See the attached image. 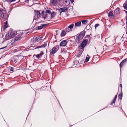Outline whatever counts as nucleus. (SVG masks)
Returning <instances> with one entry per match:
<instances>
[{
  "instance_id": "obj_23",
  "label": "nucleus",
  "mask_w": 127,
  "mask_h": 127,
  "mask_svg": "<svg viewBox=\"0 0 127 127\" xmlns=\"http://www.w3.org/2000/svg\"><path fill=\"white\" fill-rule=\"evenodd\" d=\"M122 90L121 91V93L119 94L118 95V97L119 98V99L120 100H121L122 98Z\"/></svg>"
},
{
  "instance_id": "obj_45",
  "label": "nucleus",
  "mask_w": 127,
  "mask_h": 127,
  "mask_svg": "<svg viewBox=\"0 0 127 127\" xmlns=\"http://www.w3.org/2000/svg\"><path fill=\"white\" fill-rule=\"evenodd\" d=\"M126 23H127V19H126Z\"/></svg>"
},
{
  "instance_id": "obj_22",
  "label": "nucleus",
  "mask_w": 127,
  "mask_h": 127,
  "mask_svg": "<svg viewBox=\"0 0 127 127\" xmlns=\"http://www.w3.org/2000/svg\"><path fill=\"white\" fill-rule=\"evenodd\" d=\"M21 38L22 37L20 35H18L15 37V40L16 41H18L20 40Z\"/></svg>"
},
{
  "instance_id": "obj_46",
  "label": "nucleus",
  "mask_w": 127,
  "mask_h": 127,
  "mask_svg": "<svg viewBox=\"0 0 127 127\" xmlns=\"http://www.w3.org/2000/svg\"><path fill=\"white\" fill-rule=\"evenodd\" d=\"M126 18H127V15L126 16Z\"/></svg>"
},
{
  "instance_id": "obj_10",
  "label": "nucleus",
  "mask_w": 127,
  "mask_h": 127,
  "mask_svg": "<svg viewBox=\"0 0 127 127\" xmlns=\"http://www.w3.org/2000/svg\"><path fill=\"white\" fill-rule=\"evenodd\" d=\"M67 43V42L66 40H63L61 42L60 44V46H65Z\"/></svg>"
},
{
  "instance_id": "obj_31",
  "label": "nucleus",
  "mask_w": 127,
  "mask_h": 127,
  "mask_svg": "<svg viewBox=\"0 0 127 127\" xmlns=\"http://www.w3.org/2000/svg\"><path fill=\"white\" fill-rule=\"evenodd\" d=\"M116 101V100L113 99V100L110 103V104L111 105H112V104L114 103H115Z\"/></svg>"
},
{
  "instance_id": "obj_40",
  "label": "nucleus",
  "mask_w": 127,
  "mask_h": 127,
  "mask_svg": "<svg viewBox=\"0 0 127 127\" xmlns=\"http://www.w3.org/2000/svg\"><path fill=\"white\" fill-rule=\"evenodd\" d=\"M9 9H10V11H8V13H10V11H11V9H10V8H9Z\"/></svg>"
},
{
  "instance_id": "obj_27",
  "label": "nucleus",
  "mask_w": 127,
  "mask_h": 127,
  "mask_svg": "<svg viewBox=\"0 0 127 127\" xmlns=\"http://www.w3.org/2000/svg\"><path fill=\"white\" fill-rule=\"evenodd\" d=\"M55 13L54 12H53L52 13L51 12V13H50V14L51 15V19H52L53 17H54V16L55 15Z\"/></svg>"
},
{
  "instance_id": "obj_17",
  "label": "nucleus",
  "mask_w": 127,
  "mask_h": 127,
  "mask_svg": "<svg viewBox=\"0 0 127 127\" xmlns=\"http://www.w3.org/2000/svg\"><path fill=\"white\" fill-rule=\"evenodd\" d=\"M8 71L9 73H12L13 72V68L10 67H9L7 68Z\"/></svg>"
},
{
  "instance_id": "obj_13",
  "label": "nucleus",
  "mask_w": 127,
  "mask_h": 127,
  "mask_svg": "<svg viewBox=\"0 0 127 127\" xmlns=\"http://www.w3.org/2000/svg\"><path fill=\"white\" fill-rule=\"evenodd\" d=\"M35 12V17L38 18L40 15V13L38 11H34Z\"/></svg>"
},
{
  "instance_id": "obj_29",
  "label": "nucleus",
  "mask_w": 127,
  "mask_h": 127,
  "mask_svg": "<svg viewBox=\"0 0 127 127\" xmlns=\"http://www.w3.org/2000/svg\"><path fill=\"white\" fill-rule=\"evenodd\" d=\"M47 45V44L46 43H44L42 45H41L43 48L45 47Z\"/></svg>"
},
{
  "instance_id": "obj_41",
  "label": "nucleus",
  "mask_w": 127,
  "mask_h": 127,
  "mask_svg": "<svg viewBox=\"0 0 127 127\" xmlns=\"http://www.w3.org/2000/svg\"><path fill=\"white\" fill-rule=\"evenodd\" d=\"M6 47V46H5V47H3V48H1L0 49H4V48H5V47Z\"/></svg>"
},
{
  "instance_id": "obj_4",
  "label": "nucleus",
  "mask_w": 127,
  "mask_h": 127,
  "mask_svg": "<svg viewBox=\"0 0 127 127\" xmlns=\"http://www.w3.org/2000/svg\"><path fill=\"white\" fill-rule=\"evenodd\" d=\"M16 35V33L12 30H10L8 32V35L9 37L12 38Z\"/></svg>"
},
{
  "instance_id": "obj_32",
  "label": "nucleus",
  "mask_w": 127,
  "mask_h": 127,
  "mask_svg": "<svg viewBox=\"0 0 127 127\" xmlns=\"http://www.w3.org/2000/svg\"><path fill=\"white\" fill-rule=\"evenodd\" d=\"M100 25L98 24H95V29H96L97 27H98L99 26H100Z\"/></svg>"
},
{
  "instance_id": "obj_47",
  "label": "nucleus",
  "mask_w": 127,
  "mask_h": 127,
  "mask_svg": "<svg viewBox=\"0 0 127 127\" xmlns=\"http://www.w3.org/2000/svg\"><path fill=\"white\" fill-rule=\"evenodd\" d=\"M4 1H6V0H4Z\"/></svg>"
},
{
  "instance_id": "obj_14",
  "label": "nucleus",
  "mask_w": 127,
  "mask_h": 127,
  "mask_svg": "<svg viewBox=\"0 0 127 127\" xmlns=\"http://www.w3.org/2000/svg\"><path fill=\"white\" fill-rule=\"evenodd\" d=\"M47 24H41L40 26H37L36 29L37 30H41Z\"/></svg>"
},
{
  "instance_id": "obj_49",
  "label": "nucleus",
  "mask_w": 127,
  "mask_h": 127,
  "mask_svg": "<svg viewBox=\"0 0 127 127\" xmlns=\"http://www.w3.org/2000/svg\"><path fill=\"white\" fill-rule=\"evenodd\" d=\"M50 0V1H51V0Z\"/></svg>"
},
{
  "instance_id": "obj_34",
  "label": "nucleus",
  "mask_w": 127,
  "mask_h": 127,
  "mask_svg": "<svg viewBox=\"0 0 127 127\" xmlns=\"http://www.w3.org/2000/svg\"><path fill=\"white\" fill-rule=\"evenodd\" d=\"M123 61L125 63L127 61V58L125 59L124 60H123Z\"/></svg>"
},
{
  "instance_id": "obj_26",
  "label": "nucleus",
  "mask_w": 127,
  "mask_h": 127,
  "mask_svg": "<svg viewBox=\"0 0 127 127\" xmlns=\"http://www.w3.org/2000/svg\"><path fill=\"white\" fill-rule=\"evenodd\" d=\"M90 58V57H89L88 55H87V56L86 58L85 61L84 62H88L89 61Z\"/></svg>"
},
{
  "instance_id": "obj_39",
  "label": "nucleus",
  "mask_w": 127,
  "mask_h": 127,
  "mask_svg": "<svg viewBox=\"0 0 127 127\" xmlns=\"http://www.w3.org/2000/svg\"><path fill=\"white\" fill-rule=\"evenodd\" d=\"M29 0H25L24 1L25 2H27V1H28Z\"/></svg>"
},
{
  "instance_id": "obj_6",
  "label": "nucleus",
  "mask_w": 127,
  "mask_h": 127,
  "mask_svg": "<svg viewBox=\"0 0 127 127\" xmlns=\"http://www.w3.org/2000/svg\"><path fill=\"white\" fill-rule=\"evenodd\" d=\"M41 38L39 36H34L33 38L32 42L33 43H35L41 39Z\"/></svg>"
},
{
  "instance_id": "obj_20",
  "label": "nucleus",
  "mask_w": 127,
  "mask_h": 127,
  "mask_svg": "<svg viewBox=\"0 0 127 127\" xmlns=\"http://www.w3.org/2000/svg\"><path fill=\"white\" fill-rule=\"evenodd\" d=\"M124 9L127 10V0L126 1L123 5Z\"/></svg>"
},
{
  "instance_id": "obj_48",
  "label": "nucleus",
  "mask_w": 127,
  "mask_h": 127,
  "mask_svg": "<svg viewBox=\"0 0 127 127\" xmlns=\"http://www.w3.org/2000/svg\"><path fill=\"white\" fill-rule=\"evenodd\" d=\"M65 2H66V0H65Z\"/></svg>"
},
{
  "instance_id": "obj_1",
  "label": "nucleus",
  "mask_w": 127,
  "mask_h": 127,
  "mask_svg": "<svg viewBox=\"0 0 127 127\" xmlns=\"http://www.w3.org/2000/svg\"><path fill=\"white\" fill-rule=\"evenodd\" d=\"M9 15V14H7L6 11L5 10L2 9H0V17L1 19L6 22H4V23L5 25L4 27L5 28H6L8 26L7 25V19Z\"/></svg>"
},
{
  "instance_id": "obj_21",
  "label": "nucleus",
  "mask_w": 127,
  "mask_h": 127,
  "mask_svg": "<svg viewBox=\"0 0 127 127\" xmlns=\"http://www.w3.org/2000/svg\"><path fill=\"white\" fill-rule=\"evenodd\" d=\"M81 25V23L80 21L77 22L75 23V27L80 26Z\"/></svg>"
},
{
  "instance_id": "obj_12",
  "label": "nucleus",
  "mask_w": 127,
  "mask_h": 127,
  "mask_svg": "<svg viewBox=\"0 0 127 127\" xmlns=\"http://www.w3.org/2000/svg\"><path fill=\"white\" fill-rule=\"evenodd\" d=\"M59 0H52L50 1V2L53 6H56L59 1Z\"/></svg>"
},
{
  "instance_id": "obj_16",
  "label": "nucleus",
  "mask_w": 127,
  "mask_h": 127,
  "mask_svg": "<svg viewBox=\"0 0 127 127\" xmlns=\"http://www.w3.org/2000/svg\"><path fill=\"white\" fill-rule=\"evenodd\" d=\"M61 10V12L60 13H61L62 12H65L67 10V9L66 7H64L62 8H60L59 10L60 11Z\"/></svg>"
},
{
  "instance_id": "obj_33",
  "label": "nucleus",
  "mask_w": 127,
  "mask_h": 127,
  "mask_svg": "<svg viewBox=\"0 0 127 127\" xmlns=\"http://www.w3.org/2000/svg\"><path fill=\"white\" fill-rule=\"evenodd\" d=\"M43 48L41 45L40 46H38L37 47H36L35 49H36L37 48Z\"/></svg>"
},
{
  "instance_id": "obj_43",
  "label": "nucleus",
  "mask_w": 127,
  "mask_h": 127,
  "mask_svg": "<svg viewBox=\"0 0 127 127\" xmlns=\"http://www.w3.org/2000/svg\"><path fill=\"white\" fill-rule=\"evenodd\" d=\"M5 39H6V40H8L9 39V38H6V37H5Z\"/></svg>"
},
{
  "instance_id": "obj_37",
  "label": "nucleus",
  "mask_w": 127,
  "mask_h": 127,
  "mask_svg": "<svg viewBox=\"0 0 127 127\" xmlns=\"http://www.w3.org/2000/svg\"><path fill=\"white\" fill-rule=\"evenodd\" d=\"M74 0H70L71 2L72 3L74 2Z\"/></svg>"
},
{
  "instance_id": "obj_28",
  "label": "nucleus",
  "mask_w": 127,
  "mask_h": 127,
  "mask_svg": "<svg viewBox=\"0 0 127 127\" xmlns=\"http://www.w3.org/2000/svg\"><path fill=\"white\" fill-rule=\"evenodd\" d=\"M46 13H51L50 11V10H46L45 12H44Z\"/></svg>"
},
{
  "instance_id": "obj_3",
  "label": "nucleus",
  "mask_w": 127,
  "mask_h": 127,
  "mask_svg": "<svg viewBox=\"0 0 127 127\" xmlns=\"http://www.w3.org/2000/svg\"><path fill=\"white\" fill-rule=\"evenodd\" d=\"M86 32L83 31L79 34V35H77L76 38L77 42L79 43L81 40L83 39L85 35Z\"/></svg>"
},
{
  "instance_id": "obj_8",
  "label": "nucleus",
  "mask_w": 127,
  "mask_h": 127,
  "mask_svg": "<svg viewBox=\"0 0 127 127\" xmlns=\"http://www.w3.org/2000/svg\"><path fill=\"white\" fill-rule=\"evenodd\" d=\"M18 56H14L11 59V61L13 63H15L18 59Z\"/></svg>"
},
{
  "instance_id": "obj_38",
  "label": "nucleus",
  "mask_w": 127,
  "mask_h": 127,
  "mask_svg": "<svg viewBox=\"0 0 127 127\" xmlns=\"http://www.w3.org/2000/svg\"><path fill=\"white\" fill-rule=\"evenodd\" d=\"M120 86L121 87V89L122 90V85L121 84H120Z\"/></svg>"
},
{
  "instance_id": "obj_25",
  "label": "nucleus",
  "mask_w": 127,
  "mask_h": 127,
  "mask_svg": "<svg viewBox=\"0 0 127 127\" xmlns=\"http://www.w3.org/2000/svg\"><path fill=\"white\" fill-rule=\"evenodd\" d=\"M125 63L123 61L120 63V68L123 67L124 63Z\"/></svg>"
},
{
  "instance_id": "obj_18",
  "label": "nucleus",
  "mask_w": 127,
  "mask_h": 127,
  "mask_svg": "<svg viewBox=\"0 0 127 127\" xmlns=\"http://www.w3.org/2000/svg\"><path fill=\"white\" fill-rule=\"evenodd\" d=\"M41 14L43 17L44 18H46L48 16L43 11L42 12Z\"/></svg>"
},
{
  "instance_id": "obj_44",
  "label": "nucleus",
  "mask_w": 127,
  "mask_h": 127,
  "mask_svg": "<svg viewBox=\"0 0 127 127\" xmlns=\"http://www.w3.org/2000/svg\"><path fill=\"white\" fill-rule=\"evenodd\" d=\"M58 31V30H56V32H57Z\"/></svg>"
},
{
  "instance_id": "obj_5",
  "label": "nucleus",
  "mask_w": 127,
  "mask_h": 127,
  "mask_svg": "<svg viewBox=\"0 0 127 127\" xmlns=\"http://www.w3.org/2000/svg\"><path fill=\"white\" fill-rule=\"evenodd\" d=\"M74 26L73 24H72L69 25L68 27L65 29V31L67 32H68L72 31V29H73Z\"/></svg>"
},
{
  "instance_id": "obj_2",
  "label": "nucleus",
  "mask_w": 127,
  "mask_h": 127,
  "mask_svg": "<svg viewBox=\"0 0 127 127\" xmlns=\"http://www.w3.org/2000/svg\"><path fill=\"white\" fill-rule=\"evenodd\" d=\"M88 39H84L81 43L80 44L79 46L80 49H81V51L80 52V54H82V52L84 51V47L87 45L88 42Z\"/></svg>"
},
{
  "instance_id": "obj_9",
  "label": "nucleus",
  "mask_w": 127,
  "mask_h": 127,
  "mask_svg": "<svg viewBox=\"0 0 127 127\" xmlns=\"http://www.w3.org/2000/svg\"><path fill=\"white\" fill-rule=\"evenodd\" d=\"M59 50L58 47H54L52 49L51 53L52 54H54L55 53Z\"/></svg>"
},
{
  "instance_id": "obj_24",
  "label": "nucleus",
  "mask_w": 127,
  "mask_h": 127,
  "mask_svg": "<svg viewBox=\"0 0 127 127\" xmlns=\"http://www.w3.org/2000/svg\"><path fill=\"white\" fill-rule=\"evenodd\" d=\"M81 22L83 24L86 25L88 21L87 20H82L81 21Z\"/></svg>"
},
{
  "instance_id": "obj_36",
  "label": "nucleus",
  "mask_w": 127,
  "mask_h": 127,
  "mask_svg": "<svg viewBox=\"0 0 127 127\" xmlns=\"http://www.w3.org/2000/svg\"><path fill=\"white\" fill-rule=\"evenodd\" d=\"M87 36H89L90 37V38H89V41H90V39H91V37H90V35H87Z\"/></svg>"
},
{
  "instance_id": "obj_7",
  "label": "nucleus",
  "mask_w": 127,
  "mask_h": 127,
  "mask_svg": "<svg viewBox=\"0 0 127 127\" xmlns=\"http://www.w3.org/2000/svg\"><path fill=\"white\" fill-rule=\"evenodd\" d=\"M43 54V52L41 51V52L40 53L37 55H34L33 56H35L36 58L39 59L41 58Z\"/></svg>"
},
{
  "instance_id": "obj_19",
  "label": "nucleus",
  "mask_w": 127,
  "mask_h": 127,
  "mask_svg": "<svg viewBox=\"0 0 127 127\" xmlns=\"http://www.w3.org/2000/svg\"><path fill=\"white\" fill-rule=\"evenodd\" d=\"M65 32H66L65 31V30H62V32H61V36L62 37L65 35L66 34V33Z\"/></svg>"
},
{
  "instance_id": "obj_11",
  "label": "nucleus",
  "mask_w": 127,
  "mask_h": 127,
  "mask_svg": "<svg viewBox=\"0 0 127 127\" xmlns=\"http://www.w3.org/2000/svg\"><path fill=\"white\" fill-rule=\"evenodd\" d=\"M120 10V9L118 7L114 11L113 13L115 15H115L119 14Z\"/></svg>"
},
{
  "instance_id": "obj_30",
  "label": "nucleus",
  "mask_w": 127,
  "mask_h": 127,
  "mask_svg": "<svg viewBox=\"0 0 127 127\" xmlns=\"http://www.w3.org/2000/svg\"><path fill=\"white\" fill-rule=\"evenodd\" d=\"M16 0H6V1L9 2H11L13 1H14Z\"/></svg>"
},
{
  "instance_id": "obj_35",
  "label": "nucleus",
  "mask_w": 127,
  "mask_h": 127,
  "mask_svg": "<svg viewBox=\"0 0 127 127\" xmlns=\"http://www.w3.org/2000/svg\"><path fill=\"white\" fill-rule=\"evenodd\" d=\"M117 96V95H116L115 96V98L114 99L116 100V99Z\"/></svg>"
},
{
  "instance_id": "obj_42",
  "label": "nucleus",
  "mask_w": 127,
  "mask_h": 127,
  "mask_svg": "<svg viewBox=\"0 0 127 127\" xmlns=\"http://www.w3.org/2000/svg\"><path fill=\"white\" fill-rule=\"evenodd\" d=\"M125 11L126 13L127 14V11H126V10H125Z\"/></svg>"
},
{
  "instance_id": "obj_15",
  "label": "nucleus",
  "mask_w": 127,
  "mask_h": 127,
  "mask_svg": "<svg viewBox=\"0 0 127 127\" xmlns=\"http://www.w3.org/2000/svg\"><path fill=\"white\" fill-rule=\"evenodd\" d=\"M108 16L111 18H113L115 17V16L114 14H113L111 11H110L108 14Z\"/></svg>"
}]
</instances>
